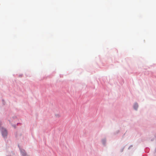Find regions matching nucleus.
Here are the masks:
<instances>
[{
    "label": "nucleus",
    "mask_w": 156,
    "mask_h": 156,
    "mask_svg": "<svg viewBox=\"0 0 156 156\" xmlns=\"http://www.w3.org/2000/svg\"><path fill=\"white\" fill-rule=\"evenodd\" d=\"M102 143H103L104 144H105V140H102Z\"/></svg>",
    "instance_id": "39448f33"
},
{
    "label": "nucleus",
    "mask_w": 156,
    "mask_h": 156,
    "mask_svg": "<svg viewBox=\"0 0 156 156\" xmlns=\"http://www.w3.org/2000/svg\"><path fill=\"white\" fill-rule=\"evenodd\" d=\"M22 156H27V154L25 151L24 150H21L20 151Z\"/></svg>",
    "instance_id": "f03ea898"
},
{
    "label": "nucleus",
    "mask_w": 156,
    "mask_h": 156,
    "mask_svg": "<svg viewBox=\"0 0 156 156\" xmlns=\"http://www.w3.org/2000/svg\"><path fill=\"white\" fill-rule=\"evenodd\" d=\"M1 131L2 135L3 137H5L7 136V132L6 130L5 129L2 128L1 129Z\"/></svg>",
    "instance_id": "f257e3e1"
},
{
    "label": "nucleus",
    "mask_w": 156,
    "mask_h": 156,
    "mask_svg": "<svg viewBox=\"0 0 156 156\" xmlns=\"http://www.w3.org/2000/svg\"><path fill=\"white\" fill-rule=\"evenodd\" d=\"M138 107V105L137 104H135L134 105V108L136 110Z\"/></svg>",
    "instance_id": "7ed1b4c3"
},
{
    "label": "nucleus",
    "mask_w": 156,
    "mask_h": 156,
    "mask_svg": "<svg viewBox=\"0 0 156 156\" xmlns=\"http://www.w3.org/2000/svg\"><path fill=\"white\" fill-rule=\"evenodd\" d=\"M1 125V122H0V125Z\"/></svg>",
    "instance_id": "423d86ee"
},
{
    "label": "nucleus",
    "mask_w": 156,
    "mask_h": 156,
    "mask_svg": "<svg viewBox=\"0 0 156 156\" xmlns=\"http://www.w3.org/2000/svg\"><path fill=\"white\" fill-rule=\"evenodd\" d=\"M55 116L56 117H59L61 116V115L59 114H56L55 115Z\"/></svg>",
    "instance_id": "20e7f679"
}]
</instances>
